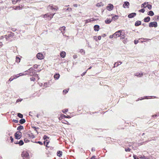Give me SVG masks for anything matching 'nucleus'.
Listing matches in <instances>:
<instances>
[{
  "label": "nucleus",
  "instance_id": "bf43d9fd",
  "mask_svg": "<svg viewBox=\"0 0 159 159\" xmlns=\"http://www.w3.org/2000/svg\"><path fill=\"white\" fill-rule=\"evenodd\" d=\"M48 84L47 83H45L44 84V85L45 86L47 87L48 85Z\"/></svg>",
  "mask_w": 159,
  "mask_h": 159
},
{
  "label": "nucleus",
  "instance_id": "49530a36",
  "mask_svg": "<svg viewBox=\"0 0 159 159\" xmlns=\"http://www.w3.org/2000/svg\"><path fill=\"white\" fill-rule=\"evenodd\" d=\"M73 6L75 7H77L78 6V5L77 4H74L73 5Z\"/></svg>",
  "mask_w": 159,
  "mask_h": 159
},
{
  "label": "nucleus",
  "instance_id": "052dcab7",
  "mask_svg": "<svg viewBox=\"0 0 159 159\" xmlns=\"http://www.w3.org/2000/svg\"><path fill=\"white\" fill-rule=\"evenodd\" d=\"M96 6H97V7H100V3H98L97 4H96Z\"/></svg>",
  "mask_w": 159,
  "mask_h": 159
},
{
  "label": "nucleus",
  "instance_id": "09e8293b",
  "mask_svg": "<svg viewBox=\"0 0 159 159\" xmlns=\"http://www.w3.org/2000/svg\"><path fill=\"white\" fill-rule=\"evenodd\" d=\"M37 143L41 145L43 144L42 142L40 141H38Z\"/></svg>",
  "mask_w": 159,
  "mask_h": 159
},
{
  "label": "nucleus",
  "instance_id": "9b49d317",
  "mask_svg": "<svg viewBox=\"0 0 159 159\" xmlns=\"http://www.w3.org/2000/svg\"><path fill=\"white\" fill-rule=\"evenodd\" d=\"M51 15V14H50L48 13H47V14L45 15H42L41 16V17H43V18L49 17Z\"/></svg>",
  "mask_w": 159,
  "mask_h": 159
},
{
  "label": "nucleus",
  "instance_id": "aec40b11",
  "mask_svg": "<svg viewBox=\"0 0 159 159\" xmlns=\"http://www.w3.org/2000/svg\"><path fill=\"white\" fill-rule=\"evenodd\" d=\"M60 77V75L59 74H56L54 75V78L56 80L58 79Z\"/></svg>",
  "mask_w": 159,
  "mask_h": 159
},
{
  "label": "nucleus",
  "instance_id": "c85d7f7f",
  "mask_svg": "<svg viewBox=\"0 0 159 159\" xmlns=\"http://www.w3.org/2000/svg\"><path fill=\"white\" fill-rule=\"evenodd\" d=\"M6 36V38L7 40H8L10 38V37L11 36V35L10 34H8L7 36L5 35Z\"/></svg>",
  "mask_w": 159,
  "mask_h": 159
},
{
  "label": "nucleus",
  "instance_id": "f03ea898",
  "mask_svg": "<svg viewBox=\"0 0 159 159\" xmlns=\"http://www.w3.org/2000/svg\"><path fill=\"white\" fill-rule=\"evenodd\" d=\"M21 133L20 131H17L15 134V138L16 139H19L21 137Z\"/></svg>",
  "mask_w": 159,
  "mask_h": 159
},
{
  "label": "nucleus",
  "instance_id": "f704fd0d",
  "mask_svg": "<svg viewBox=\"0 0 159 159\" xmlns=\"http://www.w3.org/2000/svg\"><path fill=\"white\" fill-rule=\"evenodd\" d=\"M20 1V0H14L12 1V3L13 4H15L16 2H19Z\"/></svg>",
  "mask_w": 159,
  "mask_h": 159
},
{
  "label": "nucleus",
  "instance_id": "39448f33",
  "mask_svg": "<svg viewBox=\"0 0 159 159\" xmlns=\"http://www.w3.org/2000/svg\"><path fill=\"white\" fill-rule=\"evenodd\" d=\"M113 7H114L112 4H109L107 7V9L109 11H111L113 9Z\"/></svg>",
  "mask_w": 159,
  "mask_h": 159
},
{
  "label": "nucleus",
  "instance_id": "c756f323",
  "mask_svg": "<svg viewBox=\"0 0 159 159\" xmlns=\"http://www.w3.org/2000/svg\"><path fill=\"white\" fill-rule=\"evenodd\" d=\"M66 27L65 26H63L60 28V30L62 33L63 30H64Z\"/></svg>",
  "mask_w": 159,
  "mask_h": 159
},
{
  "label": "nucleus",
  "instance_id": "9d476101",
  "mask_svg": "<svg viewBox=\"0 0 159 159\" xmlns=\"http://www.w3.org/2000/svg\"><path fill=\"white\" fill-rule=\"evenodd\" d=\"M136 15V13H132L130 14L128 16V17L129 18H132Z\"/></svg>",
  "mask_w": 159,
  "mask_h": 159
},
{
  "label": "nucleus",
  "instance_id": "2eb2a0df",
  "mask_svg": "<svg viewBox=\"0 0 159 159\" xmlns=\"http://www.w3.org/2000/svg\"><path fill=\"white\" fill-rule=\"evenodd\" d=\"M148 2H145L143 3L141 5V7L142 8L143 7L145 8L147 7V5L148 4Z\"/></svg>",
  "mask_w": 159,
  "mask_h": 159
},
{
  "label": "nucleus",
  "instance_id": "864d4df0",
  "mask_svg": "<svg viewBox=\"0 0 159 159\" xmlns=\"http://www.w3.org/2000/svg\"><path fill=\"white\" fill-rule=\"evenodd\" d=\"M138 43V40H135V41H134V43L135 44H137Z\"/></svg>",
  "mask_w": 159,
  "mask_h": 159
},
{
  "label": "nucleus",
  "instance_id": "5fc2aeb1",
  "mask_svg": "<svg viewBox=\"0 0 159 159\" xmlns=\"http://www.w3.org/2000/svg\"><path fill=\"white\" fill-rule=\"evenodd\" d=\"M68 92V90H67L65 89L63 90V92L65 93H66Z\"/></svg>",
  "mask_w": 159,
  "mask_h": 159
},
{
  "label": "nucleus",
  "instance_id": "a878e982",
  "mask_svg": "<svg viewBox=\"0 0 159 159\" xmlns=\"http://www.w3.org/2000/svg\"><path fill=\"white\" fill-rule=\"evenodd\" d=\"M25 121V120L24 119H22L20 120V124H23L24 123Z\"/></svg>",
  "mask_w": 159,
  "mask_h": 159
},
{
  "label": "nucleus",
  "instance_id": "e2e57ef3",
  "mask_svg": "<svg viewBox=\"0 0 159 159\" xmlns=\"http://www.w3.org/2000/svg\"><path fill=\"white\" fill-rule=\"evenodd\" d=\"M2 42H0V47H2Z\"/></svg>",
  "mask_w": 159,
  "mask_h": 159
},
{
  "label": "nucleus",
  "instance_id": "4be33fe9",
  "mask_svg": "<svg viewBox=\"0 0 159 159\" xmlns=\"http://www.w3.org/2000/svg\"><path fill=\"white\" fill-rule=\"evenodd\" d=\"M148 14L150 16H152L154 15V13L152 11H150L148 13Z\"/></svg>",
  "mask_w": 159,
  "mask_h": 159
},
{
  "label": "nucleus",
  "instance_id": "1a4fd4ad",
  "mask_svg": "<svg viewBox=\"0 0 159 159\" xmlns=\"http://www.w3.org/2000/svg\"><path fill=\"white\" fill-rule=\"evenodd\" d=\"M24 75V74H22L21 73H20L19 74H17V75H13V79H15L16 78H17L19 77L20 76H22V75Z\"/></svg>",
  "mask_w": 159,
  "mask_h": 159
},
{
  "label": "nucleus",
  "instance_id": "774afa93",
  "mask_svg": "<svg viewBox=\"0 0 159 159\" xmlns=\"http://www.w3.org/2000/svg\"><path fill=\"white\" fill-rule=\"evenodd\" d=\"M96 38H97L96 36H95V37H94V39H95L96 41H97V39H96Z\"/></svg>",
  "mask_w": 159,
  "mask_h": 159
},
{
  "label": "nucleus",
  "instance_id": "6ab92c4d",
  "mask_svg": "<svg viewBox=\"0 0 159 159\" xmlns=\"http://www.w3.org/2000/svg\"><path fill=\"white\" fill-rule=\"evenodd\" d=\"M139 158L141 159H147L148 158L145 157L144 155H139Z\"/></svg>",
  "mask_w": 159,
  "mask_h": 159
},
{
  "label": "nucleus",
  "instance_id": "a211bd4d",
  "mask_svg": "<svg viewBox=\"0 0 159 159\" xmlns=\"http://www.w3.org/2000/svg\"><path fill=\"white\" fill-rule=\"evenodd\" d=\"M141 24V21H137L136 22L135 25L136 26H138L140 25Z\"/></svg>",
  "mask_w": 159,
  "mask_h": 159
},
{
  "label": "nucleus",
  "instance_id": "2f4dec72",
  "mask_svg": "<svg viewBox=\"0 0 159 159\" xmlns=\"http://www.w3.org/2000/svg\"><path fill=\"white\" fill-rule=\"evenodd\" d=\"M18 116L20 118H22L23 117V115L20 113H18Z\"/></svg>",
  "mask_w": 159,
  "mask_h": 159
},
{
  "label": "nucleus",
  "instance_id": "0e129e2a",
  "mask_svg": "<svg viewBox=\"0 0 159 159\" xmlns=\"http://www.w3.org/2000/svg\"><path fill=\"white\" fill-rule=\"evenodd\" d=\"M4 37L3 36H2L1 37H0V39H2L4 38Z\"/></svg>",
  "mask_w": 159,
  "mask_h": 159
},
{
  "label": "nucleus",
  "instance_id": "7ed1b4c3",
  "mask_svg": "<svg viewBox=\"0 0 159 159\" xmlns=\"http://www.w3.org/2000/svg\"><path fill=\"white\" fill-rule=\"evenodd\" d=\"M157 26V24L156 22H151L149 23V27H156Z\"/></svg>",
  "mask_w": 159,
  "mask_h": 159
},
{
  "label": "nucleus",
  "instance_id": "0eeeda50",
  "mask_svg": "<svg viewBox=\"0 0 159 159\" xmlns=\"http://www.w3.org/2000/svg\"><path fill=\"white\" fill-rule=\"evenodd\" d=\"M129 3L128 2H125L123 5V7L125 8H128Z\"/></svg>",
  "mask_w": 159,
  "mask_h": 159
},
{
  "label": "nucleus",
  "instance_id": "4468645a",
  "mask_svg": "<svg viewBox=\"0 0 159 159\" xmlns=\"http://www.w3.org/2000/svg\"><path fill=\"white\" fill-rule=\"evenodd\" d=\"M122 63V62L120 61L118 62L117 63H115L114 64V66L113 67L115 68L116 67H117L119 65L121 64Z\"/></svg>",
  "mask_w": 159,
  "mask_h": 159
},
{
  "label": "nucleus",
  "instance_id": "c03bdc74",
  "mask_svg": "<svg viewBox=\"0 0 159 159\" xmlns=\"http://www.w3.org/2000/svg\"><path fill=\"white\" fill-rule=\"evenodd\" d=\"M30 80L31 81H34L35 80V79L33 77H31V78H30Z\"/></svg>",
  "mask_w": 159,
  "mask_h": 159
},
{
  "label": "nucleus",
  "instance_id": "72a5a7b5",
  "mask_svg": "<svg viewBox=\"0 0 159 159\" xmlns=\"http://www.w3.org/2000/svg\"><path fill=\"white\" fill-rule=\"evenodd\" d=\"M48 7L52 10L54 9V11H56L57 10V9L53 8L52 6H49Z\"/></svg>",
  "mask_w": 159,
  "mask_h": 159
},
{
  "label": "nucleus",
  "instance_id": "79ce46f5",
  "mask_svg": "<svg viewBox=\"0 0 159 159\" xmlns=\"http://www.w3.org/2000/svg\"><path fill=\"white\" fill-rule=\"evenodd\" d=\"M133 157L134 159H139L135 155H134Z\"/></svg>",
  "mask_w": 159,
  "mask_h": 159
},
{
  "label": "nucleus",
  "instance_id": "37998d69",
  "mask_svg": "<svg viewBox=\"0 0 159 159\" xmlns=\"http://www.w3.org/2000/svg\"><path fill=\"white\" fill-rule=\"evenodd\" d=\"M114 38V34L112 35H111L109 36V38L110 39H112L113 38Z\"/></svg>",
  "mask_w": 159,
  "mask_h": 159
},
{
  "label": "nucleus",
  "instance_id": "de8ad7c7",
  "mask_svg": "<svg viewBox=\"0 0 159 159\" xmlns=\"http://www.w3.org/2000/svg\"><path fill=\"white\" fill-rule=\"evenodd\" d=\"M72 9L71 8L68 7L67 8V10L69 11H71V10Z\"/></svg>",
  "mask_w": 159,
  "mask_h": 159
},
{
  "label": "nucleus",
  "instance_id": "680f3d73",
  "mask_svg": "<svg viewBox=\"0 0 159 159\" xmlns=\"http://www.w3.org/2000/svg\"><path fill=\"white\" fill-rule=\"evenodd\" d=\"M14 79L13 78V79H11V78H10L9 79V80L8 81H12V80H13Z\"/></svg>",
  "mask_w": 159,
  "mask_h": 159
},
{
  "label": "nucleus",
  "instance_id": "338daca9",
  "mask_svg": "<svg viewBox=\"0 0 159 159\" xmlns=\"http://www.w3.org/2000/svg\"><path fill=\"white\" fill-rule=\"evenodd\" d=\"M91 159H95L94 156H93Z\"/></svg>",
  "mask_w": 159,
  "mask_h": 159
},
{
  "label": "nucleus",
  "instance_id": "5701e85b",
  "mask_svg": "<svg viewBox=\"0 0 159 159\" xmlns=\"http://www.w3.org/2000/svg\"><path fill=\"white\" fill-rule=\"evenodd\" d=\"M62 152L61 151H59L57 152V155L59 157H61L62 155Z\"/></svg>",
  "mask_w": 159,
  "mask_h": 159
},
{
  "label": "nucleus",
  "instance_id": "b1692460",
  "mask_svg": "<svg viewBox=\"0 0 159 159\" xmlns=\"http://www.w3.org/2000/svg\"><path fill=\"white\" fill-rule=\"evenodd\" d=\"M24 128L23 126H20L17 128V130H20Z\"/></svg>",
  "mask_w": 159,
  "mask_h": 159
},
{
  "label": "nucleus",
  "instance_id": "3c124183",
  "mask_svg": "<svg viewBox=\"0 0 159 159\" xmlns=\"http://www.w3.org/2000/svg\"><path fill=\"white\" fill-rule=\"evenodd\" d=\"M55 13H54V14H53L52 16H50V19H51L52 18H53V16L55 15Z\"/></svg>",
  "mask_w": 159,
  "mask_h": 159
},
{
  "label": "nucleus",
  "instance_id": "13d9d810",
  "mask_svg": "<svg viewBox=\"0 0 159 159\" xmlns=\"http://www.w3.org/2000/svg\"><path fill=\"white\" fill-rule=\"evenodd\" d=\"M45 142H46V146H47L48 144V142H47V140L44 142V143H45Z\"/></svg>",
  "mask_w": 159,
  "mask_h": 159
},
{
  "label": "nucleus",
  "instance_id": "bb28decb",
  "mask_svg": "<svg viewBox=\"0 0 159 159\" xmlns=\"http://www.w3.org/2000/svg\"><path fill=\"white\" fill-rule=\"evenodd\" d=\"M111 20L109 19H107L105 20V22L107 24H109L111 22Z\"/></svg>",
  "mask_w": 159,
  "mask_h": 159
},
{
  "label": "nucleus",
  "instance_id": "cd10ccee",
  "mask_svg": "<svg viewBox=\"0 0 159 159\" xmlns=\"http://www.w3.org/2000/svg\"><path fill=\"white\" fill-rule=\"evenodd\" d=\"M80 52L83 55H84L85 54V51L83 49H81L80 50Z\"/></svg>",
  "mask_w": 159,
  "mask_h": 159
},
{
  "label": "nucleus",
  "instance_id": "8fccbe9b",
  "mask_svg": "<svg viewBox=\"0 0 159 159\" xmlns=\"http://www.w3.org/2000/svg\"><path fill=\"white\" fill-rule=\"evenodd\" d=\"M22 100V99H17L16 101V102H21V101Z\"/></svg>",
  "mask_w": 159,
  "mask_h": 159
},
{
  "label": "nucleus",
  "instance_id": "ddd939ff",
  "mask_svg": "<svg viewBox=\"0 0 159 159\" xmlns=\"http://www.w3.org/2000/svg\"><path fill=\"white\" fill-rule=\"evenodd\" d=\"M94 30H95V31H98L99 30V26L98 25H95L94 27Z\"/></svg>",
  "mask_w": 159,
  "mask_h": 159
},
{
  "label": "nucleus",
  "instance_id": "f8f14e48",
  "mask_svg": "<svg viewBox=\"0 0 159 159\" xmlns=\"http://www.w3.org/2000/svg\"><path fill=\"white\" fill-rule=\"evenodd\" d=\"M135 75L138 77H141L143 75V73L142 72H138L136 73Z\"/></svg>",
  "mask_w": 159,
  "mask_h": 159
},
{
  "label": "nucleus",
  "instance_id": "423d86ee",
  "mask_svg": "<svg viewBox=\"0 0 159 159\" xmlns=\"http://www.w3.org/2000/svg\"><path fill=\"white\" fill-rule=\"evenodd\" d=\"M121 30H118L114 34V36L115 38H116L118 37H119L120 34Z\"/></svg>",
  "mask_w": 159,
  "mask_h": 159
},
{
  "label": "nucleus",
  "instance_id": "69168bd1",
  "mask_svg": "<svg viewBox=\"0 0 159 159\" xmlns=\"http://www.w3.org/2000/svg\"><path fill=\"white\" fill-rule=\"evenodd\" d=\"M86 71H86V72H85L84 73H83L82 74V75H85V74L86 73Z\"/></svg>",
  "mask_w": 159,
  "mask_h": 159
},
{
  "label": "nucleus",
  "instance_id": "58836bf2",
  "mask_svg": "<svg viewBox=\"0 0 159 159\" xmlns=\"http://www.w3.org/2000/svg\"><path fill=\"white\" fill-rule=\"evenodd\" d=\"M68 111V109H64V110H63L62 111L63 113H65V112H67Z\"/></svg>",
  "mask_w": 159,
  "mask_h": 159
},
{
  "label": "nucleus",
  "instance_id": "6e6d98bb",
  "mask_svg": "<svg viewBox=\"0 0 159 159\" xmlns=\"http://www.w3.org/2000/svg\"><path fill=\"white\" fill-rule=\"evenodd\" d=\"M34 129L36 131H37V129H39V128H38V127L37 128V127H34Z\"/></svg>",
  "mask_w": 159,
  "mask_h": 159
},
{
  "label": "nucleus",
  "instance_id": "f257e3e1",
  "mask_svg": "<svg viewBox=\"0 0 159 159\" xmlns=\"http://www.w3.org/2000/svg\"><path fill=\"white\" fill-rule=\"evenodd\" d=\"M21 155L24 159H29V155L28 152L24 151L22 152Z\"/></svg>",
  "mask_w": 159,
  "mask_h": 159
},
{
  "label": "nucleus",
  "instance_id": "7c9ffc66",
  "mask_svg": "<svg viewBox=\"0 0 159 159\" xmlns=\"http://www.w3.org/2000/svg\"><path fill=\"white\" fill-rule=\"evenodd\" d=\"M20 58L18 57H16V61L17 62V63H19V62H20Z\"/></svg>",
  "mask_w": 159,
  "mask_h": 159
},
{
  "label": "nucleus",
  "instance_id": "20e7f679",
  "mask_svg": "<svg viewBox=\"0 0 159 159\" xmlns=\"http://www.w3.org/2000/svg\"><path fill=\"white\" fill-rule=\"evenodd\" d=\"M37 58L40 60L43 59L44 58V56L43 54L41 53H38L36 55Z\"/></svg>",
  "mask_w": 159,
  "mask_h": 159
},
{
  "label": "nucleus",
  "instance_id": "4d7b16f0",
  "mask_svg": "<svg viewBox=\"0 0 159 159\" xmlns=\"http://www.w3.org/2000/svg\"><path fill=\"white\" fill-rule=\"evenodd\" d=\"M10 138H11V142L12 143L13 142V138H12V137H10Z\"/></svg>",
  "mask_w": 159,
  "mask_h": 159
},
{
  "label": "nucleus",
  "instance_id": "dca6fc26",
  "mask_svg": "<svg viewBox=\"0 0 159 159\" xmlns=\"http://www.w3.org/2000/svg\"><path fill=\"white\" fill-rule=\"evenodd\" d=\"M150 17L149 16H148L144 18V20L145 22H148L150 21Z\"/></svg>",
  "mask_w": 159,
  "mask_h": 159
},
{
  "label": "nucleus",
  "instance_id": "e433bc0d",
  "mask_svg": "<svg viewBox=\"0 0 159 159\" xmlns=\"http://www.w3.org/2000/svg\"><path fill=\"white\" fill-rule=\"evenodd\" d=\"M145 11V10L144 9H142L141 10H139V12H141L142 13H144Z\"/></svg>",
  "mask_w": 159,
  "mask_h": 159
},
{
  "label": "nucleus",
  "instance_id": "c9c22d12",
  "mask_svg": "<svg viewBox=\"0 0 159 159\" xmlns=\"http://www.w3.org/2000/svg\"><path fill=\"white\" fill-rule=\"evenodd\" d=\"M62 116H64V117L66 118H71V117L69 116H66L65 115H63Z\"/></svg>",
  "mask_w": 159,
  "mask_h": 159
},
{
  "label": "nucleus",
  "instance_id": "473e14b6",
  "mask_svg": "<svg viewBox=\"0 0 159 159\" xmlns=\"http://www.w3.org/2000/svg\"><path fill=\"white\" fill-rule=\"evenodd\" d=\"M19 144L20 145H22L24 144L23 141L22 140H20L19 143Z\"/></svg>",
  "mask_w": 159,
  "mask_h": 159
},
{
  "label": "nucleus",
  "instance_id": "f3484780",
  "mask_svg": "<svg viewBox=\"0 0 159 159\" xmlns=\"http://www.w3.org/2000/svg\"><path fill=\"white\" fill-rule=\"evenodd\" d=\"M66 52H63L60 53L61 56L62 58H64L66 56Z\"/></svg>",
  "mask_w": 159,
  "mask_h": 159
},
{
  "label": "nucleus",
  "instance_id": "ea45409f",
  "mask_svg": "<svg viewBox=\"0 0 159 159\" xmlns=\"http://www.w3.org/2000/svg\"><path fill=\"white\" fill-rule=\"evenodd\" d=\"M23 6L21 5V7H20V6H19V7H17V8H16V9H20L22 8Z\"/></svg>",
  "mask_w": 159,
  "mask_h": 159
},
{
  "label": "nucleus",
  "instance_id": "a18cd8bd",
  "mask_svg": "<svg viewBox=\"0 0 159 159\" xmlns=\"http://www.w3.org/2000/svg\"><path fill=\"white\" fill-rule=\"evenodd\" d=\"M13 121L16 123H17L18 122V120H13Z\"/></svg>",
  "mask_w": 159,
  "mask_h": 159
},
{
  "label": "nucleus",
  "instance_id": "6e6552de",
  "mask_svg": "<svg viewBox=\"0 0 159 159\" xmlns=\"http://www.w3.org/2000/svg\"><path fill=\"white\" fill-rule=\"evenodd\" d=\"M119 37H120L121 39H124L125 37V34L122 32V30H121L120 34Z\"/></svg>",
  "mask_w": 159,
  "mask_h": 159
},
{
  "label": "nucleus",
  "instance_id": "603ef678",
  "mask_svg": "<svg viewBox=\"0 0 159 159\" xmlns=\"http://www.w3.org/2000/svg\"><path fill=\"white\" fill-rule=\"evenodd\" d=\"M98 40H101V36H99L98 37Z\"/></svg>",
  "mask_w": 159,
  "mask_h": 159
},
{
  "label": "nucleus",
  "instance_id": "412c9836",
  "mask_svg": "<svg viewBox=\"0 0 159 159\" xmlns=\"http://www.w3.org/2000/svg\"><path fill=\"white\" fill-rule=\"evenodd\" d=\"M118 16H115L112 17V20L114 21L116 20L118 18Z\"/></svg>",
  "mask_w": 159,
  "mask_h": 159
},
{
  "label": "nucleus",
  "instance_id": "4c0bfd02",
  "mask_svg": "<svg viewBox=\"0 0 159 159\" xmlns=\"http://www.w3.org/2000/svg\"><path fill=\"white\" fill-rule=\"evenodd\" d=\"M125 150L126 152H129L130 151V149L129 148H125Z\"/></svg>",
  "mask_w": 159,
  "mask_h": 159
},
{
  "label": "nucleus",
  "instance_id": "a19ab883",
  "mask_svg": "<svg viewBox=\"0 0 159 159\" xmlns=\"http://www.w3.org/2000/svg\"><path fill=\"white\" fill-rule=\"evenodd\" d=\"M48 138V137L46 135H44L43 137V139L44 140H46Z\"/></svg>",
  "mask_w": 159,
  "mask_h": 159
},
{
  "label": "nucleus",
  "instance_id": "393cba45",
  "mask_svg": "<svg viewBox=\"0 0 159 159\" xmlns=\"http://www.w3.org/2000/svg\"><path fill=\"white\" fill-rule=\"evenodd\" d=\"M147 7L148 8L149 10H151L152 8V6L151 5H149L148 4H148H147Z\"/></svg>",
  "mask_w": 159,
  "mask_h": 159
}]
</instances>
